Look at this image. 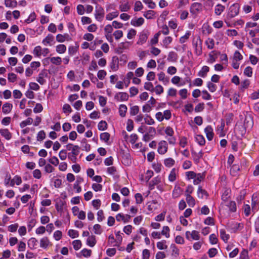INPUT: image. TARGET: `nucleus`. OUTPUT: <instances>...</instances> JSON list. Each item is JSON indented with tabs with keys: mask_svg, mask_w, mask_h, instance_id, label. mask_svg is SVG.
Segmentation results:
<instances>
[{
	"mask_svg": "<svg viewBox=\"0 0 259 259\" xmlns=\"http://www.w3.org/2000/svg\"><path fill=\"white\" fill-rule=\"evenodd\" d=\"M70 38V37L67 33L58 34L56 35V40L59 42H64L65 40H68Z\"/></svg>",
	"mask_w": 259,
	"mask_h": 259,
	"instance_id": "c756f323",
	"label": "nucleus"
},
{
	"mask_svg": "<svg viewBox=\"0 0 259 259\" xmlns=\"http://www.w3.org/2000/svg\"><path fill=\"white\" fill-rule=\"evenodd\" d=\"M202 10V6L201 3L195 2L191 4L190 12L193 15H197Z\"/></svg>",
	"mask_w": 259,
	"mask_h": 259,
	"instance_id": "423d86ee",
	"label": "nucleus"
},
{
	"mask_svg": "<svg viewBox=\"0 0 259 259\" xmlns=\"http://www.w3.org/2000/svg\"><path fill=\"white\" fill-rule=\"evenodd\" d=\"M205 44L208 49L211 50L214 47L215 42L213 38L209 37L205 40Z\"/></svg>",
	"mask_w": 259,
	"mask_h": 259,
	"instance_id": "79ce46f5",
	"label": "nucleus"
},
{
	"mask_svg": "<svg viewBox=\"0 0 259 259\" xmlns=\"http://www.w3.org/2000/svg\"><path fill=\"white\" fill-rule=\"evenodd\" d=\"M122 234L119 231L115 232L116 244H113V246L118 247L121 245L122 241Z\"/></svg>",
	"mask_w": 259,
	"mask_h": 259,
	"instance_id": "72a5a7b5",
	"label": "nucleus"
},
{
	"mask_svg": "<svg viewBox=\"0 0 259 259\" xmlns=\"http://www.w3.org/2000/svg\"><path fill=\"white\" fill-rule=\"evenodd\" d=\"M104 10L102 7L99 5L96 6L95 11L96 20L100 22H102L104 18Z\"/></svg>",
	"mask_w": 259,
	"mask_h": 259,
	"instance_id": "7ed1b4c3",
	"label": "nucleus"
},
{
	"mask_svg": "<svg viewBox=\"0 0 259 259\" xmlns=\"http://www.w3.org/2000/svg\"><path fill=\"white\" fill-rule=\"evenodd\" d=\"M193 156V160L194 162L197 163L199 162L200 158L203 157V153L202 150L200 151L198 153H192Z\"/></svg>",
	"mask_w": 259,
	"mask_h": 259,
	"instance_id": "864d4df0",
	"label": "nucleus"
},
{
	"mask_svg": "<svg viewBox=\"0 0 259 259\" xmlns=\"http://www.w3.org/2000/svg\"><path fill=\"white\" fill-rule=\"evenodd\" d=\"M110 134L107 132L101 133L100 135V140L107 144L110 139Z\"/></svg>",
	"mask_w": 259,
	"mask_h": 259,
	"instance_id": "4d7b16f0",
	"label": "nucleus"
},
{
	"mask_svg": "<svg viewBox=\"0 0 259 259\" xmlns=\"http://www.w3.org/2000/svg\"><path fill=\"white\" fill-rule=\"evenodd\" d=\"M79 153V147L77 145H74L72 149V151L69 152L67 157L72 163H76L77 161V156Z\"/></svg>",
	"mask_w": 259,
	"mask_h": 259,
	"instance_id": "f03ea898",
	"label": "nucleus"
},
{
	"mask_svg": "<svg viewBox=\"0 0 259 259\" xmlns=\"http://www.w3.org/2000/svg\"><path fill=\"white\" fill-rule=\"evenodd\" d=\"M243 225L235 222H231L227 224V228L232 233H235L239 230L242 229Z\"/></svg>",
	"mask_w": 259,
	"mask_h": 259,
	"instance_id": "20e7f679",
	"label": "nucleus"
},
{
	"mask_svg": "<svg viewBox=\"0 0 259 259\" xmlns=\"http://www.w3.org/2000/svg\"><path fill=\"white\" fill-rule=\"evenodd\" d=\"M119 9L121 12H125L130 10L131 7L129 5L128 3L126 2L124 4H120L119 6Z\"/></svg>",
	"mask_w": 259,
	"mask_h": 259,
	"instance_id": "6e6d98bb",
	"label": "nucleus"
},
{
	"mask_svg": "<svg viewBox=\"0 0 259 259\" xmlns=\"http://www.w3.org/2000/svg\"><path fill=\"white\" fill-rule=\"evenodd\" d=\"M107 174L112 176L114 179L118 178L119 177L116 168L114 166H110L107 167Z\"/></svg>",
	"mask_w": 259,
	"mask_h": 259,
	"instance_id": "b1692460",
	"label": "nucleus"
},
{
	"mask_svg": "<svg viewBox=\"0 0 259 259\" xmlns=\"http://www.w3.org/2000/svg\"><path fill=\"white\" fill-rule=\"evenodd\" d=\"M168 150V143L165 140H161L159 142L157 145V152L160 155H164Z\"/></svg>",
	"mask_w": 259,
	"mask_h": 259,
	"instance_id": "39448f33",
	"label": "nucleus"
},
{
	"mask_svg": "<svg viewBox=\"0 0 259 259\" xmlns=\"http://www.w3.org/2000/svg\"><path fill=\"white\" fill-rule=\"evenodd\" d=\"M93 231L97 235H100L102 233L101 226L99 224H95L93 226Z\"/></svg>",
	"mask_w": 259,
	"mask_h": 259,
	"instance_id": "680f3d73",
	"label": "nucleus"
},
{
	"mask_svg": "<svg viewBox=\"0 0 259 259\" xmlns=\"http://www.w3.org/2000/svg\"><path fill=\"white\" fill-rule=\"evenodd\" d=\"M66 47L65 45L63 44H60L58 45H57L56 47V51L58 54H63L66 51Z\"/></svg>",
	"mask_w": 259,
	"mask_h": 259,
	"instance_id": "de8ad7c7",
	"label": "nucleus"
},
{
	"mask_svg": "<svg viewBox=\"0 0 259 259\" xmlns=\"http://www.w3.org/2000/svg\"><path fill=\"white\" fill-rule=\"evenodd\" d=\"M143 2L150 9H154L156 6V4L152 0H143Z\"/></svg>",
	"mask_w": 259,
	"mask_h": 259,
	"instance_id": "69168bd1",
	"label": "nucleus"
},
{
	"mask_svg": "<svg viewBox=\"0 0 259 259\" xmlns=\"http://www.w3.org/2000/svg\"><path fill=\"white\" fill-rule=\"evenodd\" d=\"M158 80L162 81L164 84H166L169 82V78L165 76V74L163 72H160L157 74Z\"/></svg>",
	"mask_w": 259,
	"mask_h": 259,
	"instance_id": "c9c22d12",
	"label": "nucleus"
},
{
	"mask_svg": "<svg viewBox=\"0 0 259 259\" xmlns=\"http://www.w3.org/2000/svg\"><path fill=\"white\" fill-rule=\"evenodd\" d=\"M196 142L200 145L203 146L205 143V140L203 136L201 135H197L195 136Z\"/></svg>",
	"mask_w": 259,
	"mask_h": 259,
	"instance_id": "c03bdc74",
	"label": "nucleus"
},
{
	"mask_svg": "<svg viewBox=\"0 0 259 259\" xmlns=\"http://www.w3.org/2000/svg\"><path fill=\"white\" fill-rule=\"evenodd\" d=\"M0 134L7 140L12 138V134L7 128L0 129Z\"/></svg>",
	"mask_w": 259,
	"mask_h": 259,
	"instance_id": "a878e982",
	"label": "nucleus"
},
{
	"mask_svg": "<svg viewBox=\"0 0 259 259\" xmlns=\"http://www.w3.org/2000/svg\"><path fill=\"white\" fill-rule=\"evenodd\" d=\"M178 55L173 51L170 52L168 54L167 60L171 62H175L177 60Z\"/></svg>",
	"mask_w": 259,
	"mask_h": 259,
	"instance_id": "5fc2aeb1",
	"label": "nucleus"
},
{
	"mask_svg": "<svg viewBox=\"0 0 259 259\" xmlns=\"http://www.w3.org/2000/svg\"><path fill=\"white\" fill-rule=\"evenodd\" d=\"M83 182V179L79 176H77L76 180L73 185V189L76 191V193H79L81 191V188L80 185Z\"/></svg>",
	"mask_w": 259,
	"mask_h": 259,
	"instance_id": "4468645a",
	"label": "nucleus"
},
{
	"mask_svg": "<svg viewBox=\"0 0 259 259\" xmlns=\"http://www.w3.org/2000/svg\"><path fill=\"white\" fill-rule=\"evenodd\" d=\"M55 42L54 37L51 34H48L42 40V44L45 46H52Z\"/></svg>",
	"mask_w": 259,
	"mask_h": 259,
	"instance_id": "9b49d317",
	"label": "nucleus"
},
{
	"mask_svg": "<svg viewBox=\"0 0 259 259\" xmlns=\"http://www.w3.org/2000/svg\"><path fill=\"white\" fill-rule=\"evenodd\" d=\"M209 71V67L207 66H203L201 69L197 73V75L202 78H205L206 77L208 72Z\"/></svg>",
	"mask_w": 259,
	"mask_h": 259,
	"instance_id": "4be33fe9",
	"label": "nucleus"
},
{
	"mask_svg": "<svg viewBox=\"0 0 259 259\" xmlns=\"http://www.w3.org/2000/svg\"><path fill=\"white\" fill-rule=\"evenodd\" d=\"M225 10V6L221 4H217L214 8V14L216 16H219L224 12Z\"/></svg>",
	"mask_w": 259,
	"mask_h": 259,
	"instance_id": "412c9836",
	"label": "nucleus"
},
{
	"mask_svg": "<svg viewBox=\"0 0 259 259\" xmlns=\"http://www.w3.org/2000/svg\"><path fill=\"white\" fill-rule=\"evenodd\" d=\"M225 127V122L224 121H222L221 122V125L218 126L217 128V132L218 135H219V136L222 137H224L225 136V134L224 133V128Z\"/></svg>",
	"mask_w": 259,
	"mask_h": 259,
	"instance_id": "37998d69",
	"label": "nucleus"
},
{
	"mask_svg": "<svg viewBox=\"0 0 259 259\" xmlns=\"http://www.w3.org/2000/svg\"><path fill=\"white\" fill-rule=\"evenodd\" d=\"M68 235L72 238H75L79 236V233L77 230L70 229L68 231Z\"/></svg>",
	"mask_w": 259,
	"mask_h": 259,
	"instance_id": "0e129e2a",
	"label": "nucleus"
},
{
	"mask_svg": "<svg viewBox=\"0 0 259 259\" xmlns=\"http://www.w3.org/2000/svg\"><path fill=\"white\" fill-rule=\"evenodd\" d=\"M240 9V5L238 3L233 4L228 8L226 18L225 20V22L226 23L228 27L232 26L228 21L239 15Z\"/></svg>",
	"mask_w": 259,
	"mask_h": 259,
	"instance_id": "f257e3e1",
	"label": "nucleus"
},
{
	"mask_svg": "<svg viewBox=\"0 0 259 259\" xmlns=\"http://www.w3.org/2000/svg\"><path fill=\"white\" fill-rule=\"evenodd\" d=\"M41 49L42 48L40 46H37L34 48L32 53L35 57H40L41 56Z\"/></svg>",
	"mask_w": 259,
	"mask_h": 259,
	"instance_id": "603ef678",
	"label": "nucleus"
},
{
	"mask_svg": "<svg viewBox=\"0 0 259 259\" xmlns=\"http://www.w3.org/2000/svg\"><path fill=\"white\" fill-rule=\"evenodd\" d=\"M5 5L8 8H15L17 6V2L13 0H5Z\"/></svg>",
	"mask_w": 259,
	"mask_h": 259,
	"instance_id": "bf43d9fd",
	"label": "nucleus"
},
{
	"mask_svg": "<svg viewBox=\"0 0 259 259\" xmlns=\"http://www.w3.org/2000/svg\"><path fill=\"white\" fill-rule=\"evenodd\" d=\"M38 243V240L35 238L31 237L28 239L27 245L31 250H34L37 248Z\"/></svg>",
	"mask_w": 259,
	"mask_h": 259,
	"instance_id": "6ab92c4d",
	"label": "nucleus"
},
{
	"mask_svg": "<svg viewBox=\"0 0 259 259\" xmlns=\"http://www.w3.org/2000/svg\"><path fill=\"white\" fill-rule=\"evenodd\" d=\"M96 236L94 235L89 236L87 239L86 244L91 247H94L96 244Z\"/></svg>",
	"mask_w": 259,
	"mask_h": 259,
	"instance_id": "c85d7f7f",
	"label": "nucleus"
},
{
	"mask_svg": "<svg viewBox=\"0 0 259 259\" xmlns=\"http://www.w3.org/2000/svg\"><path fill=\"white\" fill-rule=\"evenodd\" d=\"M181 80V77L178 76H175L171 78V81L174 84L178 87L184 85L185 84V82H184L183 83H180Z\"/></svg>",
	"mask_w": 259,
	"mask_h": 259,
	"instance_id": "a18cd8bd",
	"label": "nucleus"
},
{
	"mask_svg": "<svg viewBox=\"0 0 259 259\" xmlns=\"http://www.w3.org/2000/svg\"><path fill=\"white\" fill-rule=\"evenodd\" d=\"M119 60L117 56H113L112 58L111 61L110 63V67L113 71H116L118 69Z\"/></svg>",
	"mask_w": 259,
	"mask_h": 259,
	"instance_id": "f3484780",
	"label": "nucleus"
},
{
	"mask_svg": "<svg viewBox=\"0 0 259 259\" xmlns=\"http://www.w3.org/2000/svg\"><path fill=\"white\" fill-rule=\"evenodd\" d=\"M172 41V38L171 36H166L162 40V45L164 48L167 49L168 48L169 45L171 43Z\"/></svg>",
	"mask_w": 259,
	"mask_h": 259,
	"instance_id": "ea45409f",
	"label": "nucleus"
},
{
	"mask_svg": "<svg viewBox=\"0 0 259 259\" xmlns=\"http://www.w3.org/2000/svg\"><path fill=\"white\" fill-rule=\"evenodd\" d=\"M149 35V33L147 30H143L139 34L137 44L140 46L144 44L147 41Z\"/></svg>",
	"mask_w": 259,
	"mask_h": 259,
	"instance_id": "6e6552de",
	"label": "nucleus"
},
{
	"mask_svg": "<svg viewBox=\"0 0 259 259\" xmlns=\"http://www.w3.org/2000/svg\"><path fill=\"white\" fill-rule=\"evenodd\" d=\"M226 206L229 208V211L231 212H235L237 210L236 204L234 201H229Z\"/></svg>",
	"mask_w": 259,
	"mask_h": 259,
	"instance_id": "58836bf2",
	"label": "nucleus"
},
{
	"mask_svg": "<svg viewBox=\"0 0 259 259\" xmlns=\"http://www.w3.org/2000/svg\"><path fill=\"white\" fill-rule=\"evenodd\" d=\"M166 241L165 240H162L160 241L157 242L156 246L158 249L160 250L166 249L167 245L166 244Z\"/></svg>",
	"mask_w": 259,
	"mask_h": 259,
	"instance_id": "8fccbe9b",
	"label": "nucleus"
},
{
	"mask_svg": "<svg viewBox=\"0 0 259 259\" xmlns=\"http://www.w3.org/2000/svg\"><path fill=\"white\" fill-rule=\"evenodd\" d=\"M33 122V119L31 117H28L26 120L22 121L20 123V126L21 128H24L28 125H30Z\"/></svg>",
	"mask_w": 259,
	"mask_h": 259,
	"instance_id": "49530a36",
	"label": "nucleus"
},
{
	"mask_svg": "<svg viewBox=\"0 0 259 259\" xmlns=\"http://www.w3.org/2000/svg\"><path fill=\"white\" fill-rule=\"evenodd\" d=\"M179 177V169L176 168H172L168 174V180L170 183H173Z\"/></svg>",
	"mask_w": 259,
	"mask_h": 259,
	"instance_id": "9d476101",
	"label": "nucleus"
},
{
	"mask_svg": "<svg viewBox=\"0 0 259 259\" xmlns=\"http://www.w3.org/2000/svg\"><path fill=\"white\" fill-rule=\"evenodd\" d=\"M127 106L124 104H121L119 106V115L122 117H124L126 115V113L127 112Z\"/></svg>",
	"mask_w": 259,
	"mask_h": 259,
	"instance_id": "4c0bfd02",
	"label": "nucleus"
},
{
	"mask_svg": "<svg viewBox=\"0 0 259 259\" xmlns=\"http://www.w3.org/2000/svg\"><path fill=\"white\" fill-rule=\"evenodd\" d=\"M37 223V221L35 219L31 218L27 222V229L28 232H30L33 227H35Z\"/></svg>",
	"mask_w": 259,
	"mask_h": 259,
	"instance_id": "a19ab883",
	"label": "nucleus"
},
{
	"mask_svg": "<svg viewBox=\"0 0 259 259\" xmlns=\"http://www.w3.org/2000/svg\"><path fill=\"white\" fill-rule=\"evenodd\" d=\"M50 60L51 63L56 65H60L62 62L61 58L60 57H53L51 58H47L45 61Z\"/></svg>",
	"mask_w": 259,
	"mask_h": 259,
	"instance_id": "cd10ccee",
	"label": "nucleus"
},
{
	"mask_svg": "<svg viewBox=\"0 0 259 259\" xmlns=\"http://www.w3.org/2000/svg\"><path fill=\"white\" fill-rule=\"evenodd\" d=\"M119 15V12L117 10H115L112 12L108 13L106 15V19L108 21H112L113 19L117 18Z\"/></svg>",
	"mask_w": 259,
	"mask_h": 259,
	"instance_id": "2f4dec72",
	"label": "nucleus"
},
{
	"mask_svg": "<svg viewBox=\"0 0 259 259\" xmlns=\"http://www.w3.org/2000/svg\"><path fill=\"white\" fill-rule=\"evenodd\" d=\"M161 235L164 236L165 238H168L170 237V229L167 226H163L162 230L161 232Z\"/></svg>",
	"mask_w": 259,
	"mask_h": 259,
	"instance_id": "3c124183",
	"label": "nucleus"
},
{
	"mask_svg": "<svg viewBox=\"0 0 259 259\" xmlns=\"http://www.w3.org/2000/svg\"><path fill=\"white\" fill-rule=\"evenodd\" d=\"M115 218L117 222L122 221L124 223H126L130 221L131 216L127 214H124L122 213H119L116 214Z\"/></svg>",
	"mask_w": 259,
	"mask_h": 259,
	"instance_id": "f8f14e48",
	"label": "nucleus"
},
{
	"mask_svg": "<svg viewBox=\"0 0 259 259\" xmlns=\"http://www.w3.org/2000/svg\"><path fill=\"white\" fill-rule=\"evenodd\" d=\"M36 15L35 13L33 12L30 14L27 19L25 20V22L27 24H29L33 22L36 19Z\"/></svg>",
	"mask_w": 259,
	"mask_h": 259,
	"instance_id": "e2e57ef3",
	"label": "nucleus"
},
{
	"mask_svg": "<svg viewBox=\"0 0 259 259\" xmlns=\"http://www.w3.org/2000/svg\"><path fill=\"white\" fill-rule=\"evenodd\" d=\"M143 9V5L142 4L141 2L140 1H137L135 2L134 5V11L135 12L140 11Z\"/></svg>",
	"mask_w": 259,
	"mask_h": 259,
	"instance_id": "338daca9",
	"label": "nucleus"
},
{
	"mask_svg": "<svg viewBox=\"0 0 259 259\" xmlns=\"http://www.w3.org/2000/svg\"><path fill=\"white\" fill-rule=\"evenodd\" d=\"M22 182L21 178L19 176L16 175L11 179L10 186L14 187L15 184L20 185L22 183Z\"/></svg>",
	"mask_w": 259,
	"mask_h": 259,
	"instance_id": "7c9ffc66",
	"label": "nucleus"
},
{
	"mask_svg": "<svg viewBox=\"0 0 259 259\" xmlns=\"http://www.w3.org/2000/svg\"><path fill=\"white\" fill-rule=\"evenodd\" d=\"M128 97V95L125 92H119L115 96V99L118 101H127Z\"/></svg>",
	"mask_w": 259,
	"mask_h": 259,
	"instance_id": "aec40b11",
	"label": "nucleus"
},
{
	"mask_svg": "<svg viewBox=\"0 0 259 259\" xmlns=\"http://www.w3.org/2000/svg\"><path fill=\"white\" fill-rule=\"evenodd\" d=\"M152 168L156 173H159L161 171L162 165L159 163H154L152 164Z\"/></svg>",
	"mask_w": 259,
	"mask_h": 259,
	"instance_id": "774afa93",
	"label": "nucleus"
},
{
	"mask_svg": "<svg viewBox=\"0 0 259 259\" xmlns=\"http://www.w3.org/2000/svg\"><path fill=\"white\" fill-rule=\"evenodd\" d=\"M186 238L189 241L199 240L200 239L199 232L196 230H193L191 232L187 231L185 233Z\"/></svg>",
	"mask_w": 259,
	"mask_h": 259,
	"instance_id": "0eeeda50",
	"label": "nucleus"
},
{
	"mask_svg": "<svg viewBox=\"0 0 259 259\" xmlns=\"http://www.w3.org/2000/svg\"><path fill=\"white\" fill-rule=\"evenodd\" d=\"M163 163L165 167L170 168L175 165V160L171 157L166 158L164 159Z\"/></svg>",
	"mask_w": 259,
	"mask_h": 259,
	"instance_id": "473e14b6",
	"label": "nucleus"
},
{
	"mask_svg": "<svg viewBox=\"0 0 259 259\" xmlns=\"http://www.w3.org/2000/svg\"><path fill=\"white\" fill-rule=\"evenodd\" d=\"M182 192L183 190L180 185L178 183L175 184L172 192V197L174 199L179 197L182 194Z\"/></svg>",
	"mask_w": 259,
	"mask_h": 259,
	"instance_id": "2eb2a0df",
	"label": "nucleus"
},
{
	"mask_svg": "<svg viewBox=\"0 0 259 259\" xmlns=\"http://www.w3.org/2000/svg\"><path fill=\"white\" fill-rule=\"evenodd\" d=\"M186 200L190 207H194L195 205V200L192 196H186Z\"/></svg>",
	"mask_w": 259,
	"mask_h": 259,
	"instance_id": "052dcab7",
	"label": "nucleus"
},
{
	"mask_svg": "<svg viewBox=\"0 0 259 259\" xmlns=\"http://www.w3.org/2000/svg\"><path fill=\"white\" fill-rule=\"evenodd\" d=\"M51 245V243L48 237H43L40 239L39 246L40 248L47 249Z\"/></svg>",
	"mask_w": 259,
	"mask_h": 259,
	"instance_id": "dca6fc26",
	"label": "nucleus"
},
{
	"mask_svg": "<svg viewBox=\"0 0 259 259\" xmlns=\"http://www.w3.org/2000/svg\"><path fill=\"white\" fill-rule=\"evenodd\" d=\"M204 132L208 141H212L214 135L213 129L212 126L210 125H207L204 128Z\"/></svg>",
	"mask_w": 259,
	"mask_h": 259,
	"instance_id": "ddd939ff",
	"label": "nucleus"
},
{
	"mask_svg": "<svg viewBox=\"0 0 259 259\" xmlns=\"http://www.w3.org/2000/svg\"><path fill=\"white\" fill-rule=\"evenodd\" d=\"M47 73L42 71L38 74L36 81L40 84L43 85L46 82V80L45 79V77H47Z\"/></svg>",
	"mask_w": 259,
	"mask_h": 259,
	"instance_id": "393cba45",
	"label": "nucleus"
},
{
	"mask_svg": "<svg viewBox=\"0 0 259 259\" xmlns=\"http://www.w3.org/2000/svg\"><path fill=\"white\" fill-rule=\"evenodd\" d=\"M162 180V177L159 175L154 177L148 183L149 189L150 190H153L156 186H157L159 183H160L161 182Z\"/></svg>",
	"mask_w": 259,
	"mask_h": 259,
	"instance_id": "1a4fd4ad",
	"label": "nucleus"
},
{
	"mask_svg": "<svg viewBox=\"0 0 259 259\" xmlns=\"http://www.w3.org/2000/svg\"><path fill=\"white\" fill-rule=\"evenodd\" d=\"M205 177V174L204 172L196 174V177L193 180L194 185H198L204 180Z\"/></svg>",
	"mask_w": 259,
	"mask_h": 259,
	"instance_id": "5701e85b",
	"label": "nucleus"
},
{
	"mask_svg": "<svg viewBox=\"0 0 259 259\" xmlns=\"http://www.w3.org/2000/svg\"><path fill=\"white\" fill-rule=\"evenodd\" d=\"M145 22V20L142 17L133 18L131 21V24L134 27H140L142 26Z\"/></svg>",
	"mask_w": 259,
	"mask_h": 259,
	"instance_id": "a211bd4d",
	"label": "nucleus"
},
{
	"mask_svg": "<svg viewBox=\"0 0 259 259\" xmlns=\"http://www.w3.org/2000/svg\"><path fill=\"white\" fill-rule=\"evenodd\" d=\"M221 238L223 240L224 242L227 243L230 239V235L227 234L226 231L224 229H220V230Z\"/></svg>",
	"mask_w": 259,
	"mask_h": 259,
	"instance_id": "f704fd0d",
	"label": "nucleus"
},
{
	"mask_svg": "<svg viewBox=\"0 0 259 259\" xmlns=\"http://www.w3.org/2000/svg\"><path fill=\"white\" fill-rule=\"evenodd\" d=\"M197 193L198 197L201 199L204 197L207 198L208 196L207 192L203 190L201 186L198 187Z\"/></svg>",
	"mask_w": 259,
	"mask_h": 259,
	"instance_id": "e433bc0d",
	"label": "nucleus"
},
{
	"mask_svg": "<svg viewBox=\"0 0 259 259\" xmlns=\"http://www.w3.org/2000/svg\"><path fill=\"white\" fill-rule=\"evenodd\" d=\"M12 108V104L7 102L3 105L2 112L4 114H8L11 112Z\"/></svg>",
	"mask_w": 259,
	"mask_h": 259,
	"instance_id": "bb28decb",
	"label": "nucleus"
},
{
	"mask_svg": "<svg viewBox=\"0 0 259 259\" xmlns=\"http://www.w3.org/2000/svg\"><path fill=\"white\" fill-rule=\"evenodd\" d=\"M191 35V32L190 31H187L185 35L181 36L179 39V42L181 44H184L189 39Z\"/></svg>",
	"mask_w": 259,
	"mask_h": 259,
	"instance_id": "13d9d810",
	"label": "nucleus"
},
{
	"mask_svg": "<svg viewBox=\"0 0 259 259\" xmlns=\"http://www.w3.org/2000/svg\"><path fill=\"white\" fill-rule=\"evenodd\" d=\"M155 14L156 13L155 11L153 10H148L144 13L143 16L147 19H152L154 17Z\"/></svg>",
	"mask_w": 259,
	"mask_h": 259,
	"instance_id": "09e8293b",
	"label": "nucleus"
}]
</instances>
